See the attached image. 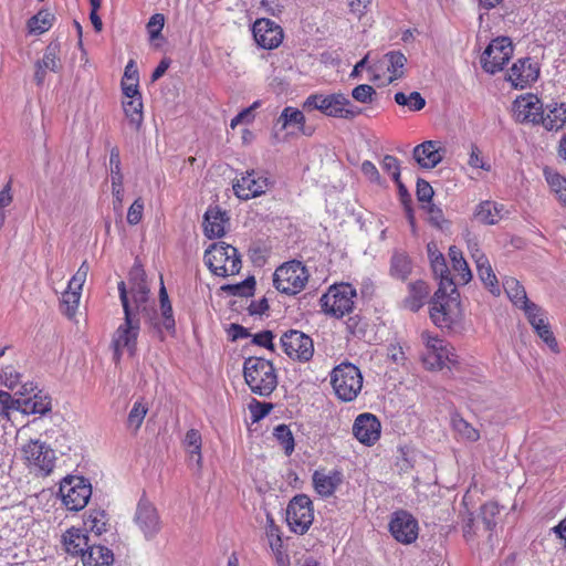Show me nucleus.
<instances>
[{
  "instance_id": "18",
  "label": "nucleus",
  "mask_w": 566,
  "mask_h": 566,
  "mask_svg": "<svg viewBox=\"0 0 566 566\" xmlns=\"http://www.w3.org/2000/svg\"><path fill=\"white\" fill-rule=\"evenodd\" d=\"M539 64L531 57L516 60L509 70L506 80L514 88L524 90L530 87L539 77Z\"/></svg>"
},
{
  "instance_id": "46",
  "label": "nucleus",
  "mask_w": 566,
  "mask_h": 566,
  "mask_svg": "<svg viewBox=\"0 0 566 566\" xmlns=\"http://www.w3.org/2000/svg\"><path fill=\"white\" fill-rule=\"evenodd\" d=\"M304 124V114L300 109L291 106H286L276 119V125H281V129H285L290 125H295L303 129Z\"/></svg>"
},
{
  "instance_id": "2",
  "label": "nucleus",
  "mask_w": 566,
  "mask_h": 566,
  "mask_svg": "<svg viewBox=\"0 0 566 566\" xmlns=\"http://www.w3.org/2000/svg\"><path fill=\"white\" fill-rule=\"evenodd\" d=\"M117 289L124 310V322L116 328L112 338L115 361H119L124 353H127L129 356L135 355L140 332V319L132 310L129 298L127 297L126 283L120 281Z\"/></svg>"
},
{
  "instance_id": "34",
  "label": "nucleus",
  "mask_w": 566,
  "mask_h": 566,
  "mask_svg": "<svg viewBox=\"0 0 566 566\" xmlns=\"http://www.w3.org/2000/svg\"><path fill=\"white\" fill-rule=\"evenodd\" d=\"M412 271V263L407 253L395 251L390 259L389 273L394 279L405 281Z\"/></svg>"
},
{
  "instance_id": "7",
  "label": "nucleus",
  "mask_w": 566,
  "mask_h": 566,
  "mask_svg": "<svg viewBox=\"0 0 566 566\" xmlns=\"http://www.w3.org/2000/svg\"><path fill=\"white\" fill-rule=\"evenodd\" d=\"M303 107L307 111L317 109L326 116L337 118H354L359 114L358 109H354L350 101L342 93L312 94L305 99Z\"/></svg>"
},
{
  "instance_id": "44",
  "label": "nucleus",
  "mask_w": 566,
  "mask_h": 566,
  "mask_svg": "<svg viewBox=\"0 0 566 566\" xmlns=\"http://www.w3.org/2000/svg\"><path fill=\"white\" fill-rule=\"evenodd\" d=\"M54 15L46 10L39 11L29 19L28 30L31 34L40 35L46 32L53 24Z\"/></svg>"
},
{
  "instance_id": "22",
  "label": "nucleus",
  "mask_w": 566,
  "mask_h": 566,
  "mask_svg": "<svg viewBox=\"0 0 566 566\" xmlns=\"http://www.w3.org/2000/svg\"><path fill=\"white\" fill-rule=\"evenodd\" d=\"M230 227V217L228 212L219 206H209L203 214L202 230L203 234L212 240L222 238Z\"/></svg>"
},
{
  "instance_id": "28",
  "label": "nucleus",
  "mask_w": 566,
  "mask_h": 566,
  "mask_svg": "<svg viewBox=\"0 0 566 566\" xmlns=\"http://www.w3.org/2000/svg\"><path fill=\"white\" fill-rule=\"evenodd\" d=\"M63 546L70 555H81L86 553L88 547V536L82 528L71 527L62 536Z\"/></svg>"
},
{
  "instance_id": "38",
  "label": "nucleus",
  "mask_w": 566,
  "mask_h": 566,
  "mask_svg": "<svg viewBox=\"0 0 566 566\" xmlns=\"http://www.w3.org/2000/svg\"><path fill=\"white\" fill-rule=\"evenodd\" d=\"M148 410L149 402L145 398H138L134 401L127 416V428L136 433L142 427Z\"/></svg>"
},
{
  "instance_id": "13",
  "label": "nucleus",
  "mask_w": 566,
  "mask_h": 566,
  "mask_svg": "<svg viewBox=\"0 0 566 566\" xmlns=\"http://www.w3.org/2000/svg\"><path fill=\"white\" fill-rule=\"evenodd\" d=\"M276 385L273 364L269 359L250 357V390L259 396H269Z\"/></svg>"
},
{
  "instance_id": "64",
  "label": "nucleus",
  "mask_w": 566,
  "mask_h": 566,
  "mask_svg": "<svg viewBox=\"0 0 566 566\" xmlns=\"http://www.w3.org/2000/svg\"><path fill=\"white\" fill-rule=\"evenodd\" d=\"M227 337L231 342L248 338V328L240 324L231 323L226 327Z\"/></svg>"
},
{
  "instance_id": "23",
  "label": "nucleus",
  "mask_w": 566,
  "mask_h": 566,
  "mask_svg": "<svg viewBox=\"0 0 566 566\" xmlns=\"http://www.w3.org/2000/svg\"><path fill=\"white\" fill-rule=\"evenodd\" d=\"M19 392L24 396L34 390L32 384L22 385ZM17 410L25 415H45L51 410V399L48 395L41 391L34 394L32 397H21L17 399Z\"/></svg>"
},
{
  "instance_id": "62",
  "label": "nucleus",
  "mask_w": 566,
  "mask_h": 566,
  "mask_svg": "<svg viewBox=\"0 0 566 566\" xmlns=\"http://www.w3.org/2000/svg\"><path fill=\"white\" fill-rule=\"evenodd\" d=\"M416 192L418 200L424 203V206L431 202V199L434 193L430 184L423 179H418Z\"/></svg>"
},
{
  "instance_id": "57",
  "label": "nucleus",
  "mask_w": 566,
  "mask_h": 566,
  "mask_svg": "<svg viewBox=\"0 0 566 566\" xmlns=\"http://www.w3.org/2000/svg\"><path fill=\"white\" fill-rule=\"evenodd\" d=\"M468 165L473 169H483L485 171L491 170L490 164L482 157L481 150L478 146L472 145L469 154Z\"/></svg>"
},
{
  "instance_id": "27",
  "label": "nucleus",
  "mask_w": 566,
  "mask_h": 566,
  "mask_svg": "<svg viewBox=\"0 0 566 566\" xmlns=\"http://www.w3.org/2000/svg\"><path fill=\"white\" fill-rule=\"evenodd\" d=\"M507 213L502 203L485 200L476 206L474 218L483 224L492 226L500 222Z\"/></svg>"
},
{
  "instance_id": "11",
  "label": "nucleus",
  "mask_w": 566,
  "mask_h": 566,
  "mask_svg": "<svg viewBox=\"0 0 566 566\" xmlns=\"http://www.w3.org/2000/svg\"><path fill=\"white\" fill-rule=\"evenodd\" d=\"M133 522L147 542L155 541L164 526L156 505L145 493L137 502Z\"/></svg>"
},
{
  "instance_id": "15",
  "label": "nucleus",
  "mask_w": 566,
  "mask_h": 566,
  "mask_svg": "<svg viewBox=\"0 0 566 566\" xmlns=\"http://www.w3.org/2000/svg\"><path fill=\"white\" fill-rule=\"evenodd\" d=\"M281 347L289 358L298 363H307L314 355L313 339L297 329L286 331L281 336Z\"/></svg>"
},
{
  "instance_id": "14",
  "label": "nucleus",
  "mask_w": 566,
  "mask_h": 566,
  "mask_svg": "<svg viewBox=\"0 0 566 566\" xmlns=\"http://www.w3.org/2000/svg\"><path fill=\"white\" fill-rule=\"evenodd\" d=\"M512 41L500 36L490 42L481 56V64L486 73L495 74L503 70L513 55Z\"/></svg>"
},
{
  "instance_id": "6",
  "label": "nucleus",
  "mask_w": 566,
  "mask_h": 566,
  "mask_svg": "<svg viewBox=\"0 0 566 566\" xmlns=\"http://www.w3.org/2000/svg\"><path fill=\"white\" fill-rule=\"evenodd\" d=\"M310 277L306 266L296 260L280 265L273 274L275 289L286 295H295L304 290Z\"/></svg>"
},
{
  "instance_id": "4",
  "label": "nucleus",
  "mask_w": 566,
  "mask_h": 566,
  "mask_svg": "<svg viewBox=\"0 0 566 566\" xmlns=\"http://www.w3.org/2000/svg\"><path fill=\"white\" fill-rule=\"evenodd\" d=\"M331 385L339 400L350 402L361 391L363 376L358 367L350 363H343L332 370Z\"/></svg>"
},
{
  "instance_id": "19",
  "label": "nucleus",
  "mask_w": 566,
  "mask_h": 566,
  "mask_svg": "<svg viewBox=\"0 0 566 566\" xmlns=\"http://www.w3.org/2000/svg\"><path fill=\"white\" fill-rule=\"evenodd\" d=\"M389 531L399 543L411 544L418 538V521L407 511H397L391 516Z\"/></svg>"
},
{
  "instance_id": "1",
  "label": "nucleus",
  "mask_w": 566,
  "mask_h": 566,
  "mask_svg": "<svg viewBox=\"0 0 566 566\" xmlns=\"http://www.w3.org/2000/svg\"><path fill=\"white\" fill-rule=\"evenodd\" d=\"M427 252L432 272L439 279V287L430 306V317L438 327H450L460 313L459 293L450 276L444 255L438 250L437 244L429 242Z\"/></svg>"
},
{
  "instance_id": "26",
  "label": "nucleus",
  "mask_w": 566,
  "mask_h": 566,
  "mask_svg": "<svg viewBox=\"0 0 566 566\" xmlns=\"http://www.w3.org/2000/svg\"><path fill=\"white\" fill-rule=\"evenodd\" d=\"M539 124L548 132H558L566 126V103H552L543 108Z\"/></svg>"
},
{
  "instance_id": "20",
  "label": "nucleus",
  "mask_w": 566,
  "mask_h": 566,
  "mask_svg": "<svg viewBox=\"0 0 566 566\" xmlns=\"http://www.w3.org/2000/svg\"><path fill=\"white\" fill-rule=\"evenodd\" d=\"M252 34L259 48L273 50L283 40L282 28L270 19H259L253 23Z\"/></svg>"
},
{
  "instance_id": "55",
  "label": "nucleus",
  "mask_w": 566,
  "mask_h": 566,
  "mask_svg": "<svg viewBox=\"0 0 566 566\" xmlns=\"http://www.w3.org/2000/svg\"><path fill=\"white\" fill-rule=\"evenodd\" d=\"M500 513V507L495 502H488L481 507L483 523L488 530L495 526L494 517Z\"/></svg>"
},
{
  "instance_id": "12",
  "label": "nucleus",
  "mask_w": 566,
  "mask_h": 566,
  "mask_svg": "<svg viewBox=\"0 0 566 566\" xmlns=\"http://www.w3.org/2000/svg\"><path fill=\"white\" fill-rule=\"evenodd\" d=\"M314 521V506L312 500L306 494L293 496L286 507V523L290 530L303 535Z\"/></svg>"
},
{
  "instance_id": "52",
  "label": "nucleus",
  "mask_w": 566,
  "mask_h": 566,
  "mask_svg": "<svg viewBox=\"0 0 566 566\" xmlns=\"http://www.w3.org/2000/svg\"><path fill=\"white\" fill-rule=\"evenodd\" d=\"M109 175L111 184L124 182L119 149L117 147H113L109 150Z\"/></svg>"
},
{
  "instance_id": "40",
  "label": "nucleus",
  "mask_w": 566,
  "mask_h": 566,
  "mask_svg": "<svg viewBox=\"0 0 566 566\" xmlns=\"http://www.w3.org/2000/svg\"><path fill=\"white\" fill-rule=\"evenodd\" d=\"M544 176L556 199L566 207V178L549 168L544 169Z\"/></svg>"
},
{
  "instance_id": "59",
  "label": "nucleus",
  "mask_w": 566,
  "mask_h": 566,
  "mask_svg": "<svg viewBox=\"0 0 566 566\" xmlns=\"http://www.w3.org/2000/svg\"><path fill=\"white\" fill-rule=\"evenodd\" d=\"M144 207L145 206L142 198L135 199V201L132 203L127 211L128 224L136 226L142 221L144 214Z\"/></svg>"
},
{
  "instance_id": "63",
  "label": "nucleus",
  "mask_w": 566,
  "mask_h": 566,
  "mask_svg": "<svg viewBox=\"0 0 566 566\" xmlns=\"http://www.w3.org/2000/svg\"><path fill=\"white\" fill-rule=\"evenodd\" d=\"M374 94V87L368 84L358 85L352 92L353 98L360 103L370 102Z\"/></svg>"
},
{
  "instance_id": "29",
  "label": "nucleus",
  "mask_w": 566,
  "mask_h": 566,
  "mask_svg": "<svg viewBox=\"0 0 566 566\" xmlns=\"http://www.w3.org/2000/svg\"><path fill=\"white\" fill-rule=\"evenodd\" d=\"M407 62V57L400 51H390L386 53L375 65L374 70L387 69L389 73V83L403 76V67Z\"/></svg>"
},
{
  "instance_id": "42",
  "label": "nucleus",
  "mask_w": 566,
  "mask_h": 566,
  "mask_svg": "<svg viewBox=\"0 0 566 566\" xmlns=\"http://www.w3.org/2000/svg\"><path fill=\"white\" fill-rule=\"evenodd\" d=\"M123 108L129 124L135 128L139 129L143 124V102L142 97H135L133 99H124Z\"/></svg>"
},
{
  "instance_id": "60",
  "label": "nucleus",
  "mask_w": 566,
  "mask_h": 566,
  "mask_svg": "<svg viewBox=\"0 0 566 566\" xmlns=\"http://www.w3.org/2000/svg\"><path fill=\"white\" fill-rule=\"evenodd\" d=\"M537 336L547 345L551 352L557 354L559 353L558 343L549 325L542 326V329L535 331Z\"/></svg>"
},
{
  "instance_id": "25",
  "label": "nucleus",
  "mask_w": 566,
  "mask_h": 566,
  "mask_svg": "<svg viewBox=\"0 0 566 566\" xmlns=\"http://www.w3.org/2000/svg\"><path fill=\"white\" fill-rule=\"evenodd\" d=\"M59 49L56 44H50L43 54V57L35 64L34 81L38 85H42L48 71L59 72L62 67L59 57Z\"/></svg>"
},
{
  "instance_id": "43",
  "label": "nucleus",
  "mask_w": 566,
  "mask_h": 566,
  "mask_svg": "<svg viewBox=\"0 0 566 566\" xmlns=\"http://www.w3.org/2000/svg\"><path fill=\"white\" fill-rule=\"evenodd\" d=\"M159 302H160V312L163 316V325L166 331L174 332L175 331V318L172 314V306L168 297V293L164 285L163 279H160V290H159Z\"/></svg>"
},
{
  "instance_id": "16",
  "label": "nucleus",
  "mask_w": 566,
  "mask_h": 566,
  "mask_svg": "<svg viewBox=\"0 0 566 566\" xmlns=\"http://www.w3.org/2000/svg\"><path fill=\"white\" fill-rule=\"evenodd\" d=\"M129 287H126L127 297L129 298L132 310L138 316L143 313L150 321H153V306L149 305V286L145 280V274L142 270L135 269L130 272Z\"/></svg>"
},
{
  "instance_id": "39",
  "label": "nucleus",
  "mask_w": 566,
  "mask_h": 566,
  "mask_svg": "<svg viewBox=\"0 0 566 566\" xmlns=\"http://www.w3.org/2000/svg\"><path fill=\"white\" fill-rule=\"evenodd\" d=\"M184 444L187 448L188 457L190 462H195L198 468L201 467V444L202 439L201 434L196 429H190L187 431L184 440Z\"/></svg>"
},
{
  "instance_id": "47",
  "label": "nucleus",
  "mask_w": 566,
  "mask_h": 566,
  "mask_svg": "<svg viewBox=\"0 0 566 566\" xmlns=\"http://www.w3.org/2000/svg\"><path fill=\"white\" fill-rule=\"evenodd\" d=\"M81 292L74 291L67 287V290L62 294L61 298V311L69 318H72L80 304Z\"/></svg>"
},
{
  "instance_id": "51",
  "label": "nucleus",
  "mask_w": 566,
  "mask_h": 566,
  "mask_svg": "<svg viewBox=\"0 0 566 566\" xmlns=\"http://www.w3.org/2000/svg\"><path fill=\"white\" fill-rule=\"evenodd\" d=\"M84 524L86 527H90L92 532H94L97 535H101L103 532H106L105 512L99 510L91 511Z\"/></svg>"
},
{
  "instance_id": "3",
  "label": "nucleus",
  "mask_w": 566,
  "mask_h": 566,
  "mask_svg": "<svg viewBox=\"0 0 566 566\" xmlns=\"http://www.w3.org/2000/svg\"><path fill=\"white\" fill-rule=\"evenodd\" d=\"M205 264L218 276H229L239 273L241 260L238 250L224 242L212 243L203 255Z\"/></svg>"
},
{
  "instance_id": "35",
  "label": "nucleus",
  "mask_w": 566,
  "mask_h": 566,
  "mask_svg": "<svg viewBox=\"0 0 566 566\" xmlns=\"http://www.w3.org/2000/svg\"><path fill=\"white\" fill-rule=\"evenodd\" d=\"M409 295L405 298V307L412 312L419 311L424 300L429 294V289L426 282L416 281L409 284Z\"/></svg>"
},
{
  "instance_id": "9",
  "label": "nucleus",
  "mask_w": 566,
  "mask_h": 566,
  "mask_svg": "<svg viewBox=\"0 0 566 566\" xmlns=\"http://www.w3.org/2000/svg\"><path fill=\"white\" fill-rule=\"evenodd\" d=\"M21 458L31 472L48 475L54 468L55 453L41 440H29L20 448Z\"/></svg>"
},
{
  "instance_id": "31",
  "label": "nucleus",
  "mask_w": 566,
  "mask_h": 566,
  "mask_svg": "<svg viewBox=\"0 0 566 566\" xmlns=\"http://www.w3.org/2000/svg\"><path fill=\"white\" fill-rule=\"evenodd\" d=\"M84 566H111L114 563L113 552L102 545H91L82 558Z\"/></svg>"
},
{
  "instance_id": "36",
  "label": "nucleus",
  "mask_w": 566,
  "mask_h": 566,
  "mask_svg": "<svg viewBox=\"0 0 566 566\" xmlns=\"http://www.w3.org/2000/svg\"><path fill=\"white\" fill-rule=\"evenodd\" d=\"M274 179L268 171H250V198L265 195L274 186Z\"/></svg>"
},
{
  "instance_id": "50",
  "label": "nucleus",
  "mask_w": 566,
  "mask_h": 566,
  "mask_svg": "<svg viewBox=\"0 0 566 566\" xmlns=\"http://www.w3.org/2000/svg\"><path fill=\"white\" fill-rule=\"evenodd\" d=\"M523 311L534 331L542 329V326L544 325H549L545 311L537 306L535 303L526 306V308Z\"/></svg>"
},
{
  "instance_id": "21",
  "label": "nucleus",
  "mask_w": 566,
  "mask_h": 566,
  "mask_svg": "<svg viewBox=\"0 0 566 566\" xmlns=\"http://www.w3.org/2000/svg\"><path fill=\"white\" fill-rule=\"evenodd\" d=\"M353 434L364 446L371 447L380 439V421L373 413H360L354 421Z\"/></svg>"
},
{
  "instance_id": "17",
  "label": "nucleus",
  "mask_w": 566,
  "mask_h": 566,
  "mask_svg": "<svg viewBox=\"0 0 566 566\" xmlns=\"http://www.w3.org/2000/svg\"><path fill=\"white\" fill-rule=\"evenodd\" d=\"M543 108L542 101L531 93L517 96L512 104L513 117L521 124L539 125L543 119Z\"/></svg>"
},
{
  "instance_id": "32",
  "label": "nucleus",
  "mask_w": 566,
  "mask_h": 566,
  "mask_svg": "<svg viewBox=\"0 0 566 566\" xmlns=\"http://www.w3.org/2000/svg\"><path fill=\"white\" fill-rule=\"evenodd\" d=\"M313 483L316 492L327 497L335 492L337 485L340 483V474L338 472L326 474L321 471H315L313 474Z\"/></svg>"
},
{
  "instance_id": "61",
  "label": "nucleus",
  "mask_w": 566,
  "mask_h": 566,
  "mask_svg": "<svg viewBox=\"0 0 566 566\" xmlns=\"http://www.w3.org/2000/svg\"><path fill=\"white\" fill-rule=\"evenodd\" d=\"M382 169L388 172L395 182H399L400 178V167L399 161L396 157L391 155H386L381 163Z\"/></svg>"
},
{
  "instance_id": "33",
  "label": "nucleus",
  "mask_w": 566,
  "mask_h": 566,
  "mask_svg": "<svg viewBox=\"0 0 566 566\" xmlns=\"http://www.w3.org/2000/svg\"><path fill=\"white\" fill-rule=\"evenodd\" d=\"M503 287L516 307L525 310L526 306L533 304V302L528 301L524 286L516 279L506 277L503 282Z\"/></svg>"
},
{
  "instance_id": "24",
  "label": "nucleus",
  "mask_w": 566,
  "mask_h": 566,
  "mask_svg": "<svg viewBox=\"0 0 566 566\" xmlns=\"http://www.w3.org/2000/svg\"><path fill=\"white\" fill-rule=\"evenodd\" d=\"M444 149L439 142L427 140L413 149V158L422 168H433L443 159Z\"/></svg>"
},
{
  "instance_id": "58",
  "label": "nucleus",
  "mask_w": 566,
  "mask_h": 566,
  "mask_svg": "<svg viewBox=\"0 0 566 566\" xmlns=\"http://www.w3.org/2000/svg\"><path fill=\"white\" fill-rule=\"evenodd\" d=\"M272 409L273 403L271 402H260L255 399L250 400V413L254 422L264 418Z\"/></svg>"
},
{
  "instance_id": "5",
  "label": "nucleus",
  "mask_w": 566,
  "mask_h": 566,
  "mask_svg": "<svg viewBox=\"0 0 566 566\" xmlns=\"http://www.w3.org/2000/svg\"><path fill=\"white\" fill-rule=\"evenodd\" d=\"M356 296V290L349 283L334 284L319 298L322 312L342 318L353 312Z\"/></svg>"
},
{
  "instance_id": "53",
  "label": "nucleus",
  "mask_w": 566,
  "mask_h": 566,
  "mask_svg": "<svg viewBox=\"0 0 566 566\" xmlns=\"http://www.w3.org/2000/svg\"><path fill=\"white\" fill-rule=\"evenodd\" d=\"M164 25H165V15L164 14L155 13L149 18L146 29L149 34L150 41H154V40L160 38Z\"/></svg>"
},
{
  "instance_id": "41",
  "label": "nucleus",
  "mask_w": 566,
  "mask_h": 566,
  "mask_svg": "<svg viewBox=\"0 0 566 566\" xmlns=\"http://www.w3.org/2000/svg\"><path fill=\"white\" fill-rule=\"evenodd\" d=\"M451 423L459 439L470 442H475L480 439L479 430L459 415L452 416Z\"/></svg>"
},
{
  "instance_id": "56",
  "label": "nucleus",
  "mask_w": 566,
  "mask_h": 566,
  "mask_svg": "<svg viewBox=\"0 0 566 566\" xmlns=\"http://www.w3.org/2000/svg\"><path fill=\"white\" fill-rule=\"evenodd\" d=\"M88 270H90L88 263L86 261H84L80 265L76 273L70 280L69 285H67L69 289L78 291L82 293V287H83L84 282L86 281Z\"/></svg>"
},
{
  "instance_id": "8",
  "label": "nucleus",
  "mask_w": 566,
  "mask_h": 566,
  "mask_svg": "<svg viewBox=\"0 0 566 566\" xmlns=\"http://www.w3.org/2000/svg\"><path fill=\"white\" fill-rule=\"evenodd\" d=\"M421 340L424 344L422 361L428 369L450 368L458 363L453 347L443 339L424 331L421 333Z\"/></svg>"
},
{
  "instance_id": "54",
  "label": "nucleus",
  "mask_w": 566,
  "mask_h": 566,
  "mask_svg": "<svg viewBox=\"0 0 566 566\" xmlns=\"http://www.w3.org/2000/svg\"><path fill=\"white\" fill-rule=\"evenodd\" d=\"M22 375L12 366L3 368L0 373V381L9 389L17 388L21 382Z\"/></svg>"
},
{
  "instance_id": "45",
  "label": "nucleus",
  "mask_w": 566,
  "mask_h": 566,
  "mask_svg": "<svg viewBox=\"0 0 566 566\" xmlns=\"http://www.w3.org/2000/svg\"><path fill=\"white\" fill-rule=\"evenodd\" d=\"M271 252V244L266 239H259L250 247V261L254 266H263Z\"/></svg>"
},
{
  "instance_id": "49",
  "label": "nucleus",
  "mask_w": 566,
  "mask_h": 566,
  "mask_svg": "<svg viewBox=\"0 0 566 566\" xmlns=\"http://www.w3.org/2000/svg\"><path fill=\"white\" fill-rule=\"evenodd\" d=\"M395 102L400 106H407L412 112L420 111L426 105V99L418 92H411L409 95L398 92L395 94Z\"/></svg>"
},
{
  "instance_id": "48",
  "label": "nucleus",
  "mask_w": 566,
  "mask_h": 566,
  "mask_svg": "<svg viewBox=\"0 0 566 566\" xmlns=\"http://www.w3.org/2000/svg\"><path fill=\"white\" fill-rule=\"evenodd\" d=\"M273 436L281 446V448L284 450V453L286 455L293 453L295 447L294 437L286 424H279L277 427H275Z\"/></svg>"
},
{
  "instance_id": "30",
  "label": "nucleus",
  "mask_w": 566,
  "mask_h": 566,
  "mask_svg": "<svg viewBox=\"0 0 566 566\" xmlns=\"http://www.w3.org/2000/svg\"><path fill=\"white\" fill-rule=\"evenodd\" d=\"M472 258L475 262L478 274L488 286L492 294L499 295L500 287L497 285V279L492 270L489 259L479 249L472 251Z\"/></svg>"
},
{
  "instance_id": "10",
  "label": "nucleus",
  "mask_w": 566,
  "mask_h": 566,
  "mask_svg": "<svg viewBox=\"0 0 566 566\" xmlns=\"http://www.w3.org/2000/svg\"><path fill=\"white\" fill-rule=\"evenodd\" d=\"M59 494L67 511L77 512L87 505L92 485L82 476L69 475L61 481Z\"/></svg>"
},
{
  "instance_id": "37",
  "label": "nucleus",
  "mask_w": 566,
  "mask_h": 566,
  "mask_svg": "<svg viewBox=\"0 0 566 566\" xmlns=\"http://www.w3.org/2000/svg\"><path fill=\"white\" fill-rule=\"evenodd\" d=\"M449 258L459 283L467 284L472 279L471 270L462 255V251L455 245L449 248Z\"/></svg>"
}]
</instances>
